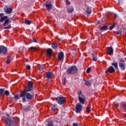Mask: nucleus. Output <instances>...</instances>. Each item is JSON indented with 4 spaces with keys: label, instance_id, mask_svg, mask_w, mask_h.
Here are the masks:
<instances>
[{
    "label": "nucleus",
    "instance_id": "nucleus-39",
    "mask_svg": "<svg viewBox=\"0 0 126 126\" xmlns=\"http://www.w3.org/2000/svg\"><path fill=\"white\" fill-rule=\"evenodd\" d=\"M82 92H81V91H80L78 93V95L79 96H81V97H82Z\"/></svg>",
    "mask_w": 126,
    "mask_h": 126
},
{
    "label": "nucleus",
    "instance_id": "nucleus-42",
    "mask_svg": "<svg viewBox=\"0 0 126 126\" xmlns=\"http://www.w3.org/2000/svg\"><path fill=\"white\" fill-rule=\"evenodd\" d=\"M30 68H31L30 65H28L26 67V69H28V70H30Z\"/></svg>",
    "mask_w": 126,
    "mask_h": 126
},
{
    "label": "nucleus",
    "instance_id": "nucleus-41",
    "mask_svg": "<svg viewBox=\"0 0 126 126\" xmlns=\"http://www.w3.org/2000/svg\"><path fill=\"white\" fill-rule=\"evenodd\" d=\"M63 86H65V78H64V79L63 80Z\"/></svg>",
    "mask_w": 126,
    "mask_h": 126
},
{
    "label": "nucleus",
    "instance_id": "nucleus-4",
    "mask_svg": "<svg viewBox=\"0 0 126 126\" xmlns=\"http://www.w3.org/2000/svg\"><path fill=\"white\" fill-rule=\"evenodd\" d=\"M77 70L76 66H71L70 68L67 69L66 73L67 74H71V73H74V71Z\"/></svg>",
    "mask_w": 126,
    "mask_h": 126
},
{
    "label": "nucleus",
    "instance_id": "nucleus-12",
    "mask_svg": "<svg viewBox=\"0 0 126 126\" xmlns=\"http://www.w3.org/2000/svg\"><path fill=\"white\" fill-rule=\"evenodd\" d=\"M107 51L108 54V55H109V56H112V55L114 54V49H113V47H112V46L107 47Z\"/></svg>",
    "mask_w": 126,
    "mask_h": 126
},
{
    "label": "nucleus",
    "instance_id": "nucleus-34",
    "mask_svg": "<svg viewBox=\"0 0 126 126\" xmlns=\"http://www.w3.org/2000/svg\"><path fill=\"white\" fill-rule=\"evenodd\" d=\"M4 94L6 96H8V95H9V92L8 91H5L4 92Z\"/></svg>",
    "mask_w": 126,
    "mask_h": 126
},
{
    "label": "nucleus",
    "instance_id": "nucleus-14",
    "mask_svg": "<svg viewBox=\"0 0 126 126\" xmlns=\"http://www.w3.org/2000/svg\"><path fill=\"white\" fill-rule=\"evenodd\" d=\"M53 53V50L51 48H49L47 50V55L49 58L52 57V54Z\"/></svg>",
    "mask_w": 126,
    "mask_h": 126
},
{
    "label": "nucleus",
    "instance_id": "nucleus-24",
    "mask_svg": "<svg viewBox=\"0 0 126 126\" xmlns=\"http://www.w3.org/2000/svg\"><path fill=\"white\" fill-rule=\"evenodd\" d=\"M45 68V65L42 64L39 67V70L40 71H43V69Z\"/></svg>",
    "mask_w": 126,
    "mask_h": 126
},
{
    "label": "nucleus",
    "instance_id": "nucleus-9",
    "mask_svg": "<svg viewBox=\"0 0 126 126\" xmlns=\"http://www.w3.org/2000/svg\"><path fill=\"white\" fill-rule=\"evenodd\" d=\"M105 73H108V72H110V73H113L115 72V68L112 66H110L107 69L105 70Z\"/></svg>",
    "mask_w": 126,
    "mask_h": 126
},
{
    "label": "nucleus",
    "instance_id": "nucleus-30",
    "mask_svg": "<svg viewBox=\"0 0 126 126\" xmlns=\"http://www.w3.org/2000/svg\"><path fill=\"white\" fill-rule=\"evenodd\" d=\"M25 23L28 25H30V24H31V22H30L29 20H26Z\"/></svg>",
    "mask_w": 126,
    "mask_h": 126
},
{
    "label": "nucleus",
    "instance_id": "nucleus-53",
    "mask_svg": "<svg viewBox=\"0 0 126 126\" xmlns=\"http://www.w3.org/2000/svg\"><path fill=\"white\" fill-rule=\"evenodd\" d=\"M2 0V1H4V0Z\"/></svg>",
    "mask_w": 126,
    "mask_h": 126
},
{
    "label": "nucleus",
    "instance_id": "nucleus-25",
    "mask_svg": "<svg viewBox=\"0 0 126 126\" xmlns=\"http://www.w3.org/2000/svg\"><path fill=\"white\" fill-rule=\"evenodd\" d=\"M115 33L117 35H120V34H122V33H123V31H122V30H120L119 31L115 32Z\"/></svg>",
    "mask_w": 126,
    "mask_h": 126
},
{
    "label": "nucleus",
    "instance_id": "nucleus-45",
    "mask_svg": "<svg viewBox=\"0 0 126 126\" xmlns=\"http://www.w3.org/2000/svg\"><path fill=\"white\" fill-rule=\"evenodd\" d=\"M15 98L16 99H19V97L18 94H16V95H15Z\"/></svg>",
    "mask_w": 126,
    "mask_h": 126
},
{
    "label": "nucleus",
    "instance_id": "nucleus-44",
    "mask_svg": "<svg viewBox=\"0 0 126 126\" xmlns=\"http://www.w3.org/2000/svg\"><path fill=\"white\" fill-rule=\"evenodd\" d=\"M119 4H122L123 3V0H119Z\"/></svg>",
    "mask_w": 126,
    "mask_h": 126
},
{
    "label": "nucleus",
    "instance_id": "nucleus-31",
    "mask_svg": "<svg viewBox=\"0 0 126 126\" xmlns=\"http://www.w3.org/2000/svg\"><path fill=\"white\" fill-rule=\"evenodd\" d=\"M91 111L90 107L88 106L86 108V112L89 113Z\"/></svg>",
    "mask_w": 126,
    "mask_h": 126
},
{
    "label": "nucleus",
    "instance_id": "nucleus-2",
    "mask_svg": "<svg viewBox=\"0 0 126 126\" xmlns=\"http://www.w3.org/2000/svg\"><path fill=\"white\" fill-rule=\"evenodd\" d=\"M3 13H0V22H4L2 26H6V24L9 22V19H8V17L3 16Z\"/></svg>",
    "mask_w": 126,
    "mask_h": 126
},
{
    "label": "nucleus",
    "instance_id": "nucleus-22",
    "mask_svg": "<svg viewBox=\"0 0 126 126\" xmlns=\"http://www.w3.org/2000/svg\"><path fill=\"white\" fill-rule=\"evenodd\" d=\"M108 29V27L107 26H104L100 28V30L101 31H105Z\"/></svg>",
    "mask_w": 126,
    "mask_h": 126
},
{
    "label": "nucleus",
    "instance_id": "nucleus-6",
    "mask_svg": "<svg viewBox=\"0 0 126 126\" xmlns=\"http://www.w3.org/2000/svg\"><path fill=\"white\" fill-rule=\"evenodd\" d=\"M33 89V83L31 81H28V86L25 88L26 91H31Z\"/></svg>",
    "mask_w": 126,
    "mask_h": 126
},
{
    "label": "nucleus",
    "instance_id": "nucleus-50",
    "mask_svg": "<svg viewBox=\"0 0 126 126\" xmlns=\"http://www.w3.org/2000/svg\"><path fill=\"white\" fill-rule=\"evenodd\" d=\"M114 18H116L117 17V15L116 14H114Z\"/></svg>",
    "mask_w": 126,
    "mask_h": 126
},
{
    "label": "nucleus",
    "instance_id": "nucleus-37",
    "mask_svg": "<svg viewBox=\"0 0 126 126\" xmlns=\"http://www.w3.org/2000/svg\"><path fill=\"white\" fill-rule=\"evenodd\" d=\"M37 43V41L36 40H35L34 39H33V40H31L30 41V43L31 44L32 43Z\"/></svg>",
    "mask_w": 126,
    "mask_h": 126
},
{
    "label": "nucleus",
    "instance_id": "nucleus-49",
    "mask_svg": "<svg viewBox=\"0 0 126 126\" xmlns=\"http://www.w3.org/2000/svg\"><path fill=\"white\" fill-rule=\"evenodd\" d=\"M115 106H116V107H119V103H116V104H115Z\"/></svg>",
    "mask_w": 126,
    "mask_h": 126
},
{
    "label": "nucleus",
    "instance_id": "nucleus-26",
    "mask_svg": "<svg viewBox=\"0 0 126 126\" xmlns=\"http://www.w3.org/2000/svg\"><path fill=\"white\" fill-rule=\"evenodd\" d=\"M6 63H7V64H9V63H10V57L7 56V60L6 61Z\"/></svg>",
    "mask_w": 126,
    "mask_h": 126
},
{
    "label": "nucleus",
    "instance_id": "nucleus-1",
    "mask_svg": "<svg viewBox=\"0 0 126 126\" xmlns=\"http://www.w3.org/2000/svg\"><path fill=\"white\" fill-rule=\"evenodd\" d=\"M27 92H29V91L25 90L21 93L20 94V97H23L22 99L24 102H26V99L28 101H30L32 100L33 98H34L33 95H31V94ZM25 97L26 98H25Z\"/></svg>",
    "mask_w": 126,
    "mask_h": 126
},
{
    "label": "nucleus",
    "instance_id": "nucleus-27",
    "mask_svg": "<svg viewBox=\"0 0 126 126\" xmlns=\"http://www.w3.org/2000/svg\"><path fill=\"white\" fill-rule=\"evenodd\" d=\"M47 126H54V123L52 121H49L47 124Z\"/></svg>",
    "mask_w": 126,
    "mask_h": 126
},
{
    "label": "nucleus",
    "instance_id": "nucleus-32",
    "mask_svg": "<svg viewBox=\"0 0 126 126\" xmlns=\"http://www.w3.org/2000/svg\"><path fill=\"white\" fill-rule=\"evenodd\" d=\"M116 26V24H113L112 26H111L109 28V30H113L114 29V27Z\"/></svg>",
    "mask_w": 126,
    "mask_h": 126
},
{
    "label": "nucleus",
    "instance_id": "nucleus-35",
    "mask_svg": "<svg viewBox=\"0 0 126 126\" xmlns=\"http://www.w3.org/2000/svg\"><path fill=\"white\" fill-rule=\"evenodd\" d=\"M120 63H125V60L123 58H121V59H120Z\"/></svg>",
    "mask_w": 126,
    "mask_h": 126
},
{
    "label": "nucleus",
    "instance_id": "nucleus-28",
    "mask_svg": "<svg viewBox=\"0 0 126 126\" xmlns=\"http://www.w3.org/2000/svg\"><path fill=\"white\" fill-rule=\"evenodd\" d=\"M112 65L114 66V67L115 68H118V63H112Z\"/></svg>",
    "mask_w": 126,
    "mask_h": 126
},
{
    "label": "nucleus",
    "instance_id": "nucleus-17",
    "mask_svg": "<svg viewBox=\"0 0 126 126\" xmlns=\"http://www.w3.org/2000/svg\"><path fill=\"white\" fill-rule=\"evenodd\" d=\"M52 75H53V73H52V72H47L46 75V78H47L48 79L51 78L52 77Z\"/></svg>",
    "mask_w": 126,
    "mask_h": 126
},
{
    "label": "nucleus",
    "instance_id": "nucleus-7",
    "mask_svg": "<svg viewBox=\"0 0 126 126\" xmlns=\"http://www.w3.org/2000/svg\"><path fill=\"white\" fill-rule=\"evenodd\" d=\"M43 5L44 6H45V7L46 8V9L48 11H51V10H52V8H53V4L51 3H43Z\"/></svg>",
    "mask_w": 126,
    "mask_h": 126
},
{
    "label": "nucleus",
    "instance_id": "nucleus-33",
    "mask_svg": "<svg viewBox=\"0 0 126 126\" xmlns=\"http://www.w3.org/2000/svg\"><path fill=\"white\" fill-rule=\"evenodd\" d=\"M4 92V89H0V95H2V94Z\"/></svg>",
    "mask_w": 126,
    "mask_h": 126
},
{
    "label": "nucleus",
    "instance_id": "nucleus-21",
    "mask_svg": "<svg viewBox=\"0 0 126 126\" xmlns=\"http://www.w3.org/2000/svg\"><path fill=\"white\" fill-rule=\"evenodd\" d=\"M91 12H92V10L91 9V8H90L89 7H87L86 13L88 14H91Z\"/></svg>",
    "mask_w": 126,
    "mask_h": 126
},
{
    "label": "nucleus",
    "instance_id": "nucleus-51",
    "mask_svg": "<svg viewBox=\"0 0 126 126\" xmlns=\"http://www.w3.org/2000/svg\"><path fill=\"white\" fill-rule=\"evenodd\" d=\"M98 24H100V22L99 21H97V25H98Z\"/></svg>",
    "mask_w": 126,
    "mask_h": 126
},
{
    "label": "nucleus",
    "instance_id": "nucleus-5",
    "mask_svg": "<svg viewBox=\"0 0 126 126\" xmlns=\"http://www.w3.org/2000/svg\"><path fill=\"white\" fill-rule=\"evenodd\" d=\"M0 55H7V49L4 46H0Z\"/></svg>",
    "mask_w": 126,
    "mask_h": 126
},
{
    "label": "nucleus",
    "instance_id": "nucleus-23",
    "mask_svg": "<svg viewBox=\"0 0 126 126\" xmlns=\"http://www.w3.org/2000/svg\"><path fill=\"white\" fill-rule=\"evenodd\" d=\"M73 10H74V8H73V7H72V6L69 7L68 8V12H69L70 13H71V12H73Z\"/></svg>",
    "mask_w": 126,
    "mask_h": 126
},
{
    "label": "nucleus",
    "instance_id": "nucleus-48",
    "mask_svg": "<svg viewBox=\"0 0 126 126\" xmlns=\"http://www.w3.org/2000/svg\"><path fill=\"white\" fill-rule=\"evenodd\" d=\"M121 105H122V106H123L124 107V108H126V104H121Z\"/></svg>",
    "mask_w": 126,
    "mask_h": 126
},
{
    "label": "nucleus",
    "instance_id": "nucleus-18",
    "mask_svg": "<svg viewBox=\"0 0 126 126\" xmlns=\"http://www.w3.org/2000/svg\"><path fill=\"white\" fill-rule=\"evenodd\" d=\"M51 47L53 49H54V50H58V44L55 42L52 44Z\"/></svg>",
    "mask_w": 126,
    "mask_h": 126
},
{
    "label": "nucleus",
    "instance_id": "nucleus-46",
    "mask_svg": "<svg viewBox=\"0 0 126 126\" xmlns=\"http://www.w3.org/2000/svg\"><path fill=\"white\" fill-rule=\"evenodd\" d=\"M72 126H78V125L76 123H73Z\"/></svg>",
    "mask_w": 126,
    "mask_h": 126
},
{
    "label": "nucleus",
    "instance_id": "nucleus-40",
    "mask_svg": "<svg viewBox=\"0 0 126 126\" xmlns=\"http://www.w3.org/2000/svg\"><path fill=\"white\" fill-rule=\"evenodd\" d=\"M29 109H30V106H28L26 108H25V111H28V110H29Z\"/></svg>",
    "mask_w": 126,
    "mask_h": 126
},
{
    "label": "nucleus",
    "instance_id": "nucleus-10",
    "mask_svg": "<svg viewBox=\"0 0 126 126\" xmlns=\"http://www.w3.org/2000/svg\"><path fill=\"white\" fill-rule=\"evenodd\" d=\"M4 10L6 14H11L12 12V9L11 7H6L4 8Z\"/></svg>",
    "mask_w": 126,
    "mask_h": 126
},
{
    "label": "nucleus",
    "instance_id": "nucleus-43",
    "mask_svg": "<svg viewBox=\"0 0 126 126\" xmlns=\"http://www.w3.org/2000/svg\"><path fill=\"white\" fill-rule=\"evenodd\" d=\"M66 4H67L68 5H69V4H70V2L68 0H66Z\"/></svg>",
    "mask_w": 126,
    "mask_h": 126
},
{
    "label": "nucleus",
    "instance_id": "nucleus-36",
    "mask_svg": "<svg viewBox=\"0 0 126 126\" xmlns=\"http://www.w3.org/2000/svg\"><path fill=\"white\" fill-rule=\"evenodd\" d=\"M93 61H94V62H96V61H97V57L96 56H93Z\"/></svg>",
    "mask_w": 126,
    "mask_h": 126
},
{
    "label": "nucleus",
    "instance_id": "nucleus-54",
    "mask_svg": "<svg viewBox=\"0 0 126 126\" xmlns=\"http://www.w3.org/2000/svg\"><path fill=\"white\" fill-rule=\"evenodd\" d=\"M1 26H0V28H1Z\"/></svg>",
    "mask_w": 126,
    "mask_h": 126
},
{
    "label": "nucleus",
    "instance_id": "nucleus-11",
    "mask_svg": "<svg viewBox=\"0 0 126 126\" xmlns=\"http://www.w3.org/2000/svg\"><path fill=\"white\" fill-rule=\"evenodd\" d=\"M79 101L81 104H84L85 102V96L84 95L82 94L81 96H78Z\"/></svg>",
    "mask_w": 126,
    "mask_h": 126
},
{
    "label": "nucleus",
    "instance_id": "nucleus-16",
    "mask_svg": "<svg viewBox=\"0 0 126 126\" xmlns=\"http://www.w3.org/2000/svg\"><path fill=\"white\" fill-rule=\"evenodd\" d=\"M119 65L121 70H125L126 69V63H119Z\"/></svg>",
    "mask_w": 126,
    "mask_h": 126
},
{
    "label": "nucleus",
    "instance_id": "nucleus-19",
    "mask_svg": "<svg viewBox=\"0 0 126 126\" xmlns=\"http://www.w3.org/2000/svg\"><path fill=\"white\" fill-rule=\"evenodd\" d=\"M85 85H86V86H90L91 85H92V83H91V81H90L85 80Z\"/></svg>",
    "mask_w": 126,
    "mask_h": 126
},
{
    "label": "nucleus",
    "instance_id": "nucleus-38",
    "mask_svg": "<svg viewBox=\"0 0 126 126\" xmlns=\"http://www.w3.org/2000/svg\"><path fill=\"white\" fill-rule=\"evenodd\" d=\"M91 70V68H88L86 71L87 73H89V72H90Z\"/></svg>",
    "mask_w": 126,
    "mask_h": 126
},
{
    "label": "nucleus",
    "instance_id": "nucleus-15",
    "mask_svg": "<svg viewBox=\"0 0 126 126\" xmlns=\"http://www.w3.org/2000/svg\"><path fill=\"white\" fill-rule=\"evenodd\" d=\"M63 52H60L58 54V61H61L62 60H63Z\"/></svg>",
    "mask_w": 126,
    "mask_h": 126
},
{
    "label": "nucleus",
    "instance_id": "nucleus-3",
    "mask_svg": "<svg viewBox=\"0 0 126 126\" xmlns=\"http://www.w3.org/2000/svg\"><path fill=\"white\" fill-rule=\"evenodd\" d=\"M56 101L59 105H63L65 103V98L62 96H58L56 98Z\"/></svg>",
    "mask_w": 126,
    "mask_h": 126
},
{
    "label": "nucleus",
    "instance_id": "nucleus-47",
    "mask_svg": "<svg viewBox=\"0 0 126 126\" xmlns=\"http://www.w3.org/2000/svg\"><path fill=\"white\" fill-rule=\"evenodd\" d=\"M31 50H36V48L34 47H32L30 48Z\"/></svg>",
    "mask_w": 126,
    "mask_h": 126
},
{
    "label": "nucleus",
    "instance_id": "nucleus-8",
    "mask_svg": "<svg viewBox=\"0 0 126 126\" xmlns=\"http://www.w3.org/2000/svg\"><path fill=\"white\" fill-rule=\"evenodd\" d=\"M76 112L77 114H78L82 110V105H81V103H78L76 105Z\"/></svg>",
    "mask_w": 126,
    "mask_h": 126
},
{
    "label": "nucleus",
    "instance_id": "nucleus-52",
    "mask_svg": "<svg viewBox=\"0 0 126 126\" xmlns=\"http://www.w3.org/2000/svg\"><path fill=\"white\" fill-rule=\"evenodd\" d=\"M124 116L126 118V114L124 115Z\"/></svg>",
    "mask_w": 126,
    "mask_h": 126
},
{
    "label": "nucleus",
    "instance_id": "nucleus-13",
    "mask_svg": "<svg viewBox=\"0 0 126 126\" xmlns=\"http://www.w3.org/2000/svg\"><path fill=\"white\" fill-rule=\"evenodd\" d=\"M4 123L6 126H11V120L9 118H6L4 120Z\"/></svg>",
    "mask_w": 126,
    "mask_h": 126
},
{
    "label": "nucleus",
    "instance_id": "nucleus-29",
    "mask_svg": "<svg viewBox=\"0 0 126 126\" xmlns=\"http://www.w3.org/2000/svg\"><path fill=\"white\" fill-rule=\"evenodd\" d=\"M11 28V26L10 25V24H8L7 27H4L3 28V29H10Z\"/></svg>",
    "mask_w": 126,
    "mask_h": 126
},
{
    "label": "nucleus",
    "instance_id": "nucleus-20",
    "mask_svg": "<svg viewBox=\"0 0 126 126\" xmlns=\"http://www.w3.org/2000/svg\"><path fill=\"white\" fill-rule=\"evenodd\" d=\"M58 109V108L57 107V106L55 104H52V107H51V111H57Z\"/></svg>",
    "mask_w": 126,
    "mask_h": 126
}]
</instances>
